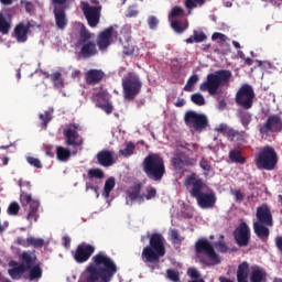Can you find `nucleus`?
Listing matches in <instances>:
<instances>
[{"label":"nucleus","instance_id":"69168bd1","mask_svg":"<svg viewBox=\"0 0 282 282\" xmlns=\"http://www.w3.org/2000/svg\"><path fill=\"white\" fill-rule=\"evenodd\" d=\"M155 195H158L155 187H149L148 195H144V199H153V197H155Z\"/></svg>","mask_w":282,"mask_h":282},{"label":"nucleus","instance_id":"e2e57ef3","mask_svg":"<svg viewBox=\"0 0 282 282\" xmlns=\"http://www.w3.org/2000/svg\"><path fill=\"white\" fill-rule=\"evenodd\" d=\"M194 39L195 43H204V41H206V35L204 32L198 33L197 31H194Z\"/></svg>","mask_w":282,"mask_h":282},{"label":"nucleus","instance_id":"1a4fd4ad","mask_svg":"<svg viewBox=\"0 0 282 282\" xmlns=\"http://www.w3.org/2000/svg\"><path fill=\"white\" fill-rule=\"evenodd\" d=\"M254 162L260 171H274L279 163V155L274 148L267 145L258 153Z\"/></svg>","mask_w":282,"mask_h":282},{"label":"nucleus","instance_id":"4d7b16f0","mask_svg":"<svg viewBox=\"0 0 282 282\" xmlns=\"http://www.w3.org/2000/svg\"><path fill=\"white\" fill-rule=\"evenodd\" d=\"M167 279H170V281H173V282H178L180 281V272H177L173 269H169L167 270Z\"/></svg>","mask_w":282,"mask_h":282},{"label":"nucleus","instance_id":"39448f33","mask_svg":"<svg viewBox=\"0 0 282 282\" xmlns=\"http://www.w3.org/2000/svg\"><path fill=\"white\" fill-rule=\"evenodd\" d=\"M166 240L162 234H152L149 246L144 247L141 253L145 263H160V259L166 254Z\"/></svg>","mask_w":282,"mask_h":282},{"label":"nucleus","instance_id":"4c0bfd02","mask_svg":"<svg viewBox=\"0 0 282 282\" xmlns=\"http://www.w3.org/2000/svg\"><path fill=\"white\" fill-rule=\"evenodd\" d=\"M29 248H43L45 240L43 238L28 237Z\"/></svg>","mask_w":282,"mask_h":282},{"label":"nucleus","instance_id":"774afa93","mask_svg":"<svg viewBox=\"0 0 282 282\" xmlns=\"http://www.w3.org/2000/svg\"><path fill=\"white\" fill-rule=\"evenodd\" d=\"M275 247L278 248V250H279L280 252H282V236H278V237L275 238Z\"/></svg>","mask_w":282,"mask_h":282},{"label":"nucleus","instance_id":"5fc2aeb1","mask_svg":"<svg viewBox=\"0 0 282 282\" xmlns=\"http://www.w3.org/2000/svg\"><path fill=\"white\" fill-rule=\"evenodd\" d=\"M171 240L173 241V243H182V241H184V238L180 236V231H177V229H172Z\"/></svg>","mask_w":282,"mask_h":282},{"label":"nucleus","instance_id":"680f3d73","mask_svg":"<svg viewBox=\"0 0 282 282\" xmlns=\"http://www.w3.org/2000/svg\"><path fill=\"white\" fill-rule=\"evenodd\" d=\"M182 14H184V9H182L181 7H174L171 11L170 17H172V19H176V17H182Z\"/></svg>","mask_w":282,"mask_h":282},{"label":"nucleus","instance_id":"f704fd0d","mask_svg":"<svg viewBox=\"0 0 282 282\" xmlns=\"http://www.w3.org/2000/svg\"><path fill=\"white\" fill-rule=\"evenodd\" d=\"M265 279V271L263 269L256 268L250 275L251 282H262Z\"/></svg>","mask_w":282,"mask_h":282},{"label":"nucleus","instance_id":"864d4df0","mask_svg":"<svg viewBox=\"0 0 282 282\" xmlns=\"http://www.w3.org/2000/svg\"><path fill=\"white\" fill-rule=\"evenodd\" d=\"M215 131L217 133H221L223 135H225L227 138L228 132L230 131V127H228V124H226V123H220L218 127L215 128Z\"/></svg>","mask_w":282,"mask_h":282},{"label":"nucleus","instance_id":"72a5a7b5","mask_svg":"<svg viewBox=\"0 0 282 282\" xmlns=\"http://www.w3.org/2000/svg\"><path fill=\"white\" fill-rule=\"evenodd\" d=\"M229 160L235 164H246V158L241 155V151L239 150H231L229 152Z\"/></svg>","mask_w":282,"mask_h":282},{"label":"nucleus","instance_id":"a18cd8bd","mask_svg":"<svg viewBox=\"0 0 282 282\" xmlns=\"http://www.w3.org/2000/svg\"><path fill=\"white\" fill-rule=\"evenodd\" d=\"M10 32V22L6 20L3 14H0V34H8Z\"/></svg>","mask_w":282,"mask_h":282},{"label":"nucleus","instance_id":"c03bdc74","mask_svg":"<svg viewBox=\"0 0 282 282\" xmlns=\"http://www.w3.org/2000/svg\"><path fill=\"white\" fill-rule=\"evenodd\" d=\"M191 100L192 102H194V105H197L198 107H204V105H206V99L204 98V95L199 93L193 94L191 96Z\"/></svg>","mask_w":282,"mask_h":282},{"label":"nucleus","instance_id":"37998d69","mask_svg":"<svg viewBox=\"0 0 282 282\" xmlns=\"http://www.w3.org/2000/svg\"><path fill=\"white\" fill-rule=\"evenodd\" d=\"M88 177L89 180H102V177H105V172L100 169H90L88 171Z\"/></svg>","mask_w":282,"mask_h":282},{"label":"nucleus","instance_id":"412c9836","mask_svg":"<svg viewBox=\"0 0 282 282\" xmlns=\"http://www.w3.org/2000/svg\"><path fill=\"white\" fill-rule=\"evenodd\" d=\"M79 46L80 51L78 53V56H80V58H93V56H96L98 54V48L96 47L95 42H85Z\"/></svg>","mask_w":282,"mask_h":282},{"label":"nucleus","instance_id":"6e6d98bb","mask_svg":"<svg viewBox=\"0 0 282 282\" xmlns=\"http://www.w3.org/2000/svg\"><path fill=\"white\" fill-rule=\"evenodd\" d=\"M159 24H160V20H158L155 15H150L148 18V25L150 30H156Z\"/></svg>","mask_w":282,"mask_h":282},{"label":"nucleus","instance_id":"338daca9","mask_svg":"<svg viewBox=\"0 0 282 282\" xmlns=\"http://www.w3.org/2000/svg\"><path fill=\"white\" fill-rule=\"evenodd\" d=\"M181 149H185L188 153L193 154V149H195V143H181Z\"/></svg>","mask_w":282,"mask_h":282},{"label":"nucleus","instance_id":"6ab92c4d","mask_svg":"<svg viewBox=\"0 0 282 282\" xmlns=\"http://www.w3.org/2000/svg\"><path fill=\"white\" fill-rule=\"evenodd\" d=\"M113 36V26H109L101 31L97 36V46L100 52L107 51L109 45H111V37Z\"/></svg>","mask_w":282,"mask_h":282},{"label":"nucleus","instance_id":"2f4dec72","mask_svg":"<svg viewBox=\"0 0 282 282\" xmlns=\"http://www.w3.org/2000/svg\"><path fill=\"white\" fill-rule=\"evenodd\" d=\"M53 113H54V110L51 109V110H45L44 113L39 115L42 129L44 130L47 129V124H50V122H52V119L54 118Z\"/></svg>","mask_w":282,"mask_h":282},{"label":"nucleus","instance_id":"49530a36","mask_svg":"<svg viewBox=\"0 0 282 282\" xmlns=\"http://www.w3.org/2000/svg\"><path fill=\"white\" fill-rule=\"evenodd\" d=\"M96 107L105 111V113H108V115L113 113V106L111 105V102H109V100L104 104L102 102L96 104Z\"/></svg>","mask_w":282,"mask_h":282},{"label":"nucleus","instance_id":"bb28decb","mask_svg":"<svg viewBox=\"0 0 282 282\" xmlns=\"http://www.w3.org/2000/svg\"><path fill=\"white\" fill-rule=\"evenodd\" d=\"M140 191H142V183H135L127 191V196L130 202H135V199H144V194L140 195Z\"/></svg>","mask_w":282,"mask_h":282},{"label":"nucleus","instance_id":"f8f14e48","mask_svg":"<svg viewBox=\"0 0 282 282\" xmlns=\"http://www.w3.org/2000/svg\"><path fill=\"white\" fill-rule=\"evenodd\" d=\"M185 124L193 131L202 133L208 129V117L204 113H197L195 111H188L185 113Z\"/></svg>","mask_w":282,"mask_h":282},{"label":"nucleus","instance_id":"052dcab7","mask_svg":"<svg viewBox=\"0 0 282 282\" xmlns=\"http://www.w3.org/2000/svg\"><path fill=\"white\" fill-rule=\"evenodd\" d=\"M215 248L216 250H218V252H228V246H226V242H224V240L215 242Z\"/></svg>","mask_w":282,"mask_h":282},{"label":"nucleus","instance_id":"0eeeda50","mask_svg":"<svg viewBox=\"0 0 282 282\" xmlns=\"http://www.w3.org/2000/svg\"><path fill=\"white\" fill-rule=\"evenodd\" d=\"M195 253L199 263L207 265L208 268L221 263V257L218 256L213 243L206 238H200L196 241Z\"/></svg>","mask_w":282,"mask_h":282},{"label":"nucleus","instance_id":"f3484780","mask_svg":"<svg viewBox=\"0 0 282 282\" xmlns=\"http://www.w3.org/2000/svg\"><path fill=\"white\" fill-rule=\"evenodd\" d=\"M234 238L239 248H246L250 245V227L247 223H240L234 231Z\"/></svg>","mask_w":282,"mask_h":282},{"label":"nucleus","instance_id":"ddd939ff","mask_svg":"<svg viewBox=\"0 0 282 282\" xmlns=\"http://www.w3.org/2000/svg\"><path fill=\"white\" fill-rule=\"evenodd\" d=\"M80 126L78 123H70L63 130L66 147H83V137L78 133Z\"/></svg>","mask_w":282,"mask_h":282},{"label":"nucleus","instance_id":"09e8293b","mask_svg":"<svg viewBox=\"0 0 282 282\" xmlns=\"http://www.w3.org/2000/svg\"><path fill=\"white\" fill-rule=\"evenodd\" d=\"M95 100H96V105H98L99 102H107L109 100V95L105 91H99L95 95Z\"/></svg>","mask_w":282,"mask_h":282},{"label":"nucleus","instance_id":"423d86ee","mask_svg":"<svg viewBox=\"0 0 282 282\" xmlns=\"http://www.w3.org/2000/svg\"><path fill=\"white\" fill-rule=\"evenodd\" d=\"M143 173L153 182H162V177L166 175V166L164 159L158 153H150L142 162Z\"/></svg>","mask_w":282,"mask_h":282},{"label":"nucleus","instance_id":"bf43d9fd","mask_svg":"<svg viewBox=\"0 0 282 282\" xmlns=\"http://www.w3.org/2000/svg\"><path fill=\"white\" fill-rule=\"evenodd\" d=\"M227 36L224 33L215 32L212 35V41H220V43H226Z\"/></svg>","mask_w":282,"mask_h":282},{"label":"nucleus","instance_id":"2eb2a0df","mask_svg":"<svg viewBox=\"0 0 282 282\" xmlns=\"http://www.w3.org/2000/svg\"><path fill=\"white\" fill-rule=\"evenodd\" d=\"M96 252V247L89 243H79L75 251H72L73 259L79 264L87 263L91 256Z\"/></svg>","mask_w":282,"mask_h":282},{"label":"nucleus","instance_id":"20e7f679","mask_svg":"<svg viewBox=\"0 0 282 282\" xmlns=\"http://www.w3.org/2000/svg\"><path fill=\"white\" fill-rule=\"evenodd\" d=\"M232 78V73L228 69L216 70L207 75L206 80L199 85V91H207L209 96H221L219 87L228 85Z\"/></svg>","mask_w":282,"mask_h":282},{"label":"nucleus","instance_id":"3c124183","mask_svg":"<svg viewBox=\"0 0 282 282\" xmlns=\"http://www.w3.org/2000/svg\"><path fill=\"white\" fill-rule=\"evenodd\" d=\"M26 162L31 166H34V169H43V164L41 163V160H39L34 156H28Z\"/></svg>","mask_w":282,"mask_h":282},{"label":"nucleus","instance_id":"ea45409f","mask_svg":"<svg viewBox=\"0 0 282 282\" xmlns=\"http://www.w3.org/2000/svg\"><path fill=\"white\" fill-rule=\"evenodd\" d=\"M172 166H174V170L182 172L184 169H186V164L182 161V159L175 154L174 158L172 159Z\"/></svg>","mask_w":282,"mask_h":282},{"label":"nucleus","instance_id":"58836bf2","mask_svg":"<svg viewBox=\"0 0 282 282\" xmlns=\"http://www.w3.org/2000/svg\"><path fill=\"white\" fill-rule=\"evenodd\" d=\"M198 82H199V75H197V74L192 75L187 79V83L183 88L184 91H193V87H195V85H197Z\"/></svg>","mask_w":282,"mask_h":282},{"label":"nucleus","instance_id":"c9c22d12","mask_svg":"<svg viewBox=\"0 0 282 282\" xmlns=\"http://www.w3.org/2000/svg\"><path fill=\"white\" fill-rule=\"evenodd\" d=\"M227 138L230 142H241V140H243V132L230 128L229 132L227 133Z\"/></svg>","mask_w":282,"mask_h":282},{"label":"nucleus","instance_id":"5701e85b","mask_svg":"<svg viewBox=\"0 0 282 282\" xmlns=\"http://www.w3.org/2000/svg\"><path fill=\"white\" fill-rule=\"evenodd\" d=\"M105 78L102 69H89L85 73V80L87 85H98Z\"/></svg>","mask_w":282,"mask_h":282},{"label":"nucleus","instance_id":"dca6fc26","mask_svg":"<svg viewBox=\"0 0 282 282\" xmlns=\"http://www.w3.org/2000/svg\"><path fill=\"white\" fill-rule=\"evenodd\" d=\"M282 131V118L281 115H271L267 121L260 127V133L265 135L267 133H281Z\"/></svg>","mask_w":282,"mask_h":282},{"label":"nucleus","instance_id":"a878e982","mask_svg":"<svg viewBox=\"0 0 282 282\" xmlns=\"http://www.w3.org/2000/svg\"><path fill=\"white\" fill-rule=\"evenodd\" d=\"M237 118L240 120V123L245 129H249L250 122H252V113L248 109H238Z\"/></svg>","mask_w":282,"mask_h":282},{"label":"nucleus","instance_id":"603ef678","mask_svg":"<svg viewBox=\"0 0 282 282\" xmlns=\"http://www.w3.org/2000/svg\"><path fill=\"white\" fill-rule=\"evenodd\" d=\"M199 166H200L202 170L205 171V175H208V173H209L210 171H213V166L210 165V163L208 162V160H206V159H204V158L199 161Z\"/></svg>","mask_w":282,"mask_h":282},{"label":"nucleus","instance_id":"f257e3e1","mask_svg":"<svg viewBox=\"0 0 282 282\" xmlns=\"http://www.w3.org/2000/svg\"><path fill=\"white\" fill-rule=\"evenodd\" d=\"M118 274V265L105 253L99 251L91 258V262L82 273V282H111L113 276Z\"/></svg>","mask_w":282,"mask_h":282},{"label":"nucleus","instance_id":"a211bd4d","mask_svg":"<svg viewBox=\"0 0 282 282\" xmlns=\"http://www.w3.org/2000/svg\"><path fill=\"white\" fill-rule=\"evenodd\" d=\"M256 217L258 219L256 224H264V226H269V228H272V226H274L272 210H270V207L267 204L257 207Z\"/></svg>","mask_w":282,"mask_h":282},{"label":"nucleus","instance_id":"a19ab883","mask_svg":"<svg viewBox=\"0 0 282 282\" xmlns=\"http://www.w3.org/2000/svg\"><path fill=\"white\" fill-rule=\"evenodd\" d=\"M176 155L182 159V161L187 165V166H195L197 164V160L188 156V154L184 152H177Z\"/></svg>","mask_w":282,"mask_h":282},{"label":"nucleus","instance_id":"4be33fe9","mask_svg":"<svg viewBox=\"0 0 282 282\" xmlns=\"http://www.w3.org/2000/svg\"><path fill=\"white\" fill-rule=\"evenodd\" d=\"M97 162L100 166H105L109 169V166H113V151L111 150H101L96 155Z\"/></svg>","mask_w":282,"mask_h":282},{"label":"nucleus","instance_id":"b1692460","mask_svg":"<svg viewBox=\"0 0 282 282\" xmlns=\"http://www.w3.org/2000/svg\"><path fill=\"white\" fill-rule=\"evenodd\" d=\"M263 223H253V232L257 235L258 239L261 241H268L270 237V228Z\"/></svg>","mask_w":282,"mask_h":282},{"label":"nucleus","instance_id":"9b49d317","mask_svg":"<svg viewBox=\"0 0 282 282\" xmlns=\"http://www.w3.org/2000/svg\"><path fill=\"white\" fill-rule=\"evenodd\" d=\"M254 88L249 84H243L237 91L235 102L241 109H250L254 105Z\"/></svg>","mask_w":282,"mask_h":282},{"label":"nucleus","instance_id":"6e6552de","mask_svg":"<svg viewBox=\"0 0 282 282\" xmlns=\"http://www.w3.org/2000/svg\"><path fill=\"white\" fill-rule=\"evenodd\" d=\"M121 87L124 100L131 102L140 96V91H142V80L138 74L128 73V75L122 78Z\"/></svg>","mask_w":282,"mask_h":282},{"label":"nucleus","instance_id":"393cba45","mask_svg":"<svg viewBox=\"0 0 282 282\" xmlns=\"http://www.w3.org/2000/svg\"><path fill=\"white\" fill-rule=\"evenodd\" d=\"M29 33L30 31L23 22L18 23L14 28V34L18 43H25V41H28Z\"/></svg>","mask_w":282,"mask_h":282},{"label":"nucleus","instance_id":"473e14b6","mask_svg":"<svg viewBox=\"0 0 282 282\" xmlns=\"http://www.w3.org/2000/svg\"><path fill=\"white\" fill-rule=\"evenodd\" d=\"M113 188H116V178L109 177L105 182L104 193H102L106 199H109V196L111 195V191H113Z\"/></svg>","mask_w":282,"mask_h":282},{"label":"nucleus","instance_id":"7c9ffc66","mask_svg":"<svg viewBox=\"0 0 282 282\" xmlns=\"http://www.w3.org/2000/svg\"><path fill=\"white\" fill-rule=\"evenodd\" d=\"M56 158L59 162H67L72 158V151L67 148L57 145L56 147Z\"/></svg>","mask_w":282,"mask_h":282},{"label":"nucleus","instance_id":"0e129e2a","mask_svg":"<svg viewBox=\"0 0 282 282\" xmlns=\"http://www.w3.org/2000/svg\"><path fill=\"white\" fill-rule=\"evenodd\" d=\"M231 195H234L236 202H243V193L239 189H231Z\"/></svg>","mask_w":282,"mask_h":282},{"label":"nucleus","instance_id":"cd10ccee","mask_svg":"<svg viewBox=\"0 0 282 282\" xmlns=\"http://www.w3.org/2000/svg\"><path fill=\"white\" fill-rule=\"evenodd\" d=\"M46 78H51L55 89H63L65 87V79L63 78V74L61 72H55L46 74Z\"/></svg>","mask_w":282,"mask_h":282},{"label":"nucleus","instance_id":"f03ea898","mask_svg":"<svg viewBox=\"0 0 282 282\" xmlns=\"http://www.w3.org/2000/svg\"><path fill=\"white\" fill-rule=\"evenodd\" d=\"M20 263L18 261L11 260L9 262L8 273L14 281L23 278L25 272H29L30 281H37L43 276V269L41 268V262H39V257H36V250L23 251L20 256Z\"/></svg>","mask_w":282,"mask_h":282},{"label":"nucleus","instance_id":"4468645a","mask_svg":"<svg viewBox=\"0 0 282 282\" xmlns=\"http://www.w3.org/2000/svg\"><path fill=\"white\" fill-rule=\"evenodd\" d=\"M101 7L90 6L89 2L82 1V11L90 28H96L100 23Z\"/></svg>","mask_w":282,"mask_h":282},{"label":"nucleus","instance_id":"8fccbe9b","mask_svg":"<svg viewBox=\"0 0 282 282\" xmlns=\"http://www.w3.org/2000/svg\"><path fill=\"white\" fill-rule=\"evenodd\" d=\"M19 210H21V206H19V203L13 202L8 207V215L17 216L19 215Z\"/></svg>","mask_w":282,"mask_h":282},{"label":"nucleus","instance_id":"c756f323","mask_svg":"<svg viewBox=\"0 0 282 282\" xmlns=\"http://www.w3.org/2000/svg\"><path fill=\"white\" fill-rule=\"evenodd\" d=\"M91 36H94V34H91V32L87 30V26L82 25L79 30V40L77 41V44H76L77 47H80L83 43H89V41H91Z\"/></svg>","mask_w":282,"mask_h":282},{"label":"nucleus","instance_id":"e433bc0d","mask_svg":"<svg viewBox=\"0 0 282 282\" xmlns=\"http://www.w3.org/2000/svg\"><path fill=\"white\" fill-rule=\"evenodd\" d=\"M187 276H189L192 279L188 282H206V281H204V279H202V273L196 268H188Z\"/></svg>","mask_w":282,"mask_h":282},{"label":"nucleus","instance_id":"aec40b11","mask_svg":"<svg viewBox=\"0 0 282 282\" xmlns=\"http://www.w3.org/2000/svg\"><path fill=\"white\" fill-rule=\"evenodd\" d=\"M65 10H67V7H54L53 9L57 30H65V28H67V23H69Z\"/></svg>","mask_w":282,"mask_h":282},{"label":"nucleus","instance_id":"de8ad7c7","mask_svg":"<svg viewBox=\"0 0 282 282\" xmlns=\"http://www.w3.org/2000/svg\"><path fill=\"white\" fill-rule=\"evenodd\" d=\"M171 25L174 32H176L177 34H183V32L188 28L184 26L178 20L172 21Z\"/></svg>","mask_w":282,"mask_h":282},{"label":"nucleus","instance_id":"79ce46f5","mask_svg":"<svg viewBox=\"0 0 282 282\" xmlns=\"http://www.w3.org/2000/svg\"><path fill=\"white\" fill-rule=\"evenodd\" d=\"M133 151H135V144L132 142H129L126 144L124 149L119 151V153L123 155V158H130V155H133Z\"/></svg>","mask_w":282,"mask_h":282},{"label":"nucleus","instance_id":"9d476101","mask_svg":"<svg viewBox=\"0 0 282 282\" xmlns=\"http://www.w3.org/2000/svg\"><path fill=\"white\" fill-rule=\"evenodd\" d=\"M20 204L22 208H28L26 219L30 221L32 226V221L36 224L39 221V208H41V202L39 199L32 198V194H28L23 192V189L20 191Z\"/></svg>","mask_w":282,"mask_h":282},{"label":"nucleus","instance_id":"7ed1b4c3","mask_svg":"<svg viewBox=\"0 0 282 282\" xmlns=\"http://www.w3.org/2000/svg\"><path fill=\"white\" fill-rule=\"evenodd\" d=\"M184 185L186 188H191V195L197 200L199 208H215L217 204V196L215 193H204V180L197 177L196 173H192L185 178Z\"/></svg>","mask_w":282,"mask_h":282},{"label":"nucleus","instance_id":"13d9d810","mask_svg":"<svg viewBox=\"0 0 282 282\" xmlns=\"http://www.w3.org/2000/svg\"><path fill=\"white\" fill-rule=\"evenodd\" d=\"M21 6H24L25 12H28V14H32V12H34V3H32V1L22 0Z\"/></svg>","mask_w":282,"mask_h":282},{"label":"nucleus","instance_id":"c85d7f7f","mask_svg":"<svg viewBox=\"0 0 282 282\" xmlns=\"http://www.w3.org/2000/svg\"><path fill=\"white\" fill-rule=\"evenodd\" d=\"M250 269V264L248 262H242L238 265L237 270V281L238 282H248V270Z\"/></svg>","mask_w":282,"mask_h":282}]
</instances>
